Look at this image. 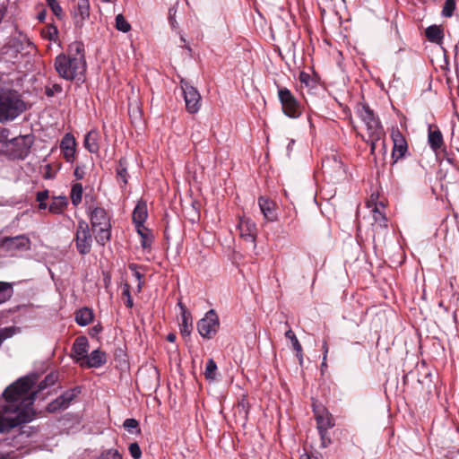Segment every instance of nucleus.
I'll list each match as a JSON object with an SVG mask.
<instances>
[{"mask_svg": "<svg viewBox=\"0 0 459 459\" xmlns=\"http://www.w3.org/2000/svg\"><path fill=\"white\" fill-rule=\"evenodd\" d=\"M178 306L181 310V322L179 324L180 333L183 336L188 337L193 328L192 316L182 303H179Z\"/></svg>", "mask_w": 459, "mask_h": 459, "instance_id": "a211bd4d", "label": "nucleus"}, {"mask_svg": "<svg viewBox=\"0 0 459 459\" xmlns=\"http://www.w3.org/2000/svg\"><path fill=\"white\" fill-rule=\"evenodd\" d=\"M219 328V318L213 309L209 310L198 322L197 330L202 337L211 339Z\"/></svg>", "mask_w": 459, "mask_h": 459, "instance_id": "1a4fd4ad", "label": "nucleus"}, {"mask_svg": "<svg viewBox=\"0 0 459 459\" xmlns=\"http://www.w3.org/2000/svg\"><path fill=\"white\" fill-rule=\"evenodd\" d=\"M53 13L57 17H62L63 10L56 0H46Z\"/></svg>", "mask_w": 459, "mask_h": 459, "instance_id": "c9c22d12", "label": "nucleus"}, {"mask_svg": "<svg viewBox=\"0 0 459 459\" xmlns=\"http://www.w3.org/2000/svg\"><path fill=\"white\" fill-rule=\"evenodd\" d=\"M129 268H130V270H131V271H133V272H134V277H135V278H136V280L139 281V282H138V290H141V287H142V285H141V281H141V278H142V275H141V273L137 271V267H136V265H135V264H130V265H129Z\"/></svg>", "mask_w": 459, "mask_h": 459, "instance_id": "c03bdc74", "label": "nucleus"}, {"mask_svg": "<svg viewBox=\"0 0 459 459\" xmlns=\"http://www.w3.org/2000/svg\"><path fill=\"white\" fill-rule=\"evenodd\" d=\"M13 295V287L10 283L0 281V304L8 300Z\"/></svg>", "mask_w": 459, "mask_h": 459, "instance_id": "c85d7f7f", "label": "nucleus"}, {"mask_svg": "<svg viewBox=\"0 0 459 459\" xmlns=\"http://www.w3.org/2000/svg\"><path fill=\"white\" fill-rule=\"evenodd\" d=\"M331 161H333L334 163V166H335L339 175L343 176L345 174V169H344L342 162L340 160H338L335 156L333 158V160H328V162H331Z\"/></svg>", "mask_w": 459, "mask_h": 459, "instance_id": "58836bf2", "label": "nucleus"}, {"mask_svg": "<svg viewBox=\"0 0 459 459\" xmlns=\"http://www.w3.org/2000/svg\"><path fill=\"white\" fill-rule=\"evenodd\" d=\"M258 204L265 220L269 221H275L277 220V216L274 212L275 204L273 201L261 196L258 199Z\"/></svg>", "mask_w": 459, "mask_h": 459, "instance_id": "6ab92c4d", "label": "nucleus"}, {"mask_svg": "<svg viewBox=\"0 0 459 459\" xmlns=\"http://www.w3.org/2000/svg\"><path fill=\"white\" fill-rule=\"evenodd\" d=\"M425 35L430 42L440 45L444 39V30L439 25H431L426 29Z\"/></svg>", "mask_w": 459, "mask_h": 459, "instance_id": "4be33fe9", "label": "nucleus"}, {"mask_svg": "<svg viewBox=\"0 0 459 459\" xmlns=\"http://www.w3.org/2000/svg\"><path fill=\"white\" fill-rule=\"evenodd\" d=\"M92 320L93 312L88 307H82L75 314V321L81 326L88 325Z\"/></svg>", "mask_w": 459, "mask_h": 459, "instance_id": "393cba45", "label": "nucleus"}, {"mask_svg": "<svg viewBox=\"0 0 459 459\" xmlns=\"http://www.w3.org/2000/svg\"><path fill=\"white\" fill-rule=\"evenodd\" d=\"M67 204L68 203L65 196L60 195L53 197L49 204L48 211L49 212L54 214H60L65 211V209L67 206Z\"/></svg>", "mask_w": 459, "mask_h": 459, "instance_id": "b1692460", "label": "nucleus"}, {"mask_svg": "<svg viewBox=\"0 0 459 459\" xmlns=\"http://www.w3.org/2000/svg\"><path fill=\"white\" fill-rule=\"evenodd\" d=\"M181 89L186 110L191 114L197 113L201 108V95L199 91L185 80H181Z\"/></svg>", "mask_w": 459, "mask_h": 459, "instance_id": "6e6552de", "label": "nucleus"}, {"mask_svg": "<svg viewBox=\"0 0 459 459\" xmlns=\"http://www.w3.org/2000/svg\"><path fill=\"white\" fill-rule=\"evenodd\" d=\"M27 48H30V50H28V52L30 53L31 50H34V46L32 43L30 42H28L27 43Z\"/></svg>", "mask_w": 459, "mask_h": 459, "instance_id": "13d9d810", "label": "nucleus"}, {"mask_svg": "<svg viewBox=\"0 0 459 459\" xmlns=\"http://www.w3.org/2000/svg\"><path fill=\"white\" fill-rule=\"evenodd\" d=\"M217 365L212 359H210L205 367L204 376L207 379L214 380L216 377Z\"/></svg>", "mask_w": 459, "mask_h": 459, "instance_id": "7c9ffc66", "label": "nucleus"}, {"mask_svg": "<svg viewBox=\"0 0 459 459\" xmlns=\"http://www.w3.org/2000/svg\"><path fill=\"white\" fill-rule=\"evenodd\" d=\"M176 13V11H174L173 9H169V20H170V22H171V25L174 26V20H173V16L175 15Z\"/></svg>", "mask_w": 459, "mask_h": 459, "instance_id": "603ef678", "label": "nucleus"}, {"mask_svg": "<svg viewBox=\"0 0 459 459\" xmlns=\"http://www.w3.org/2000/svg\"><path fill=\"white\" fill-rule=\"evenodd\" d=\"M300 459H311L308 455L304 454L300 456Z\"/></svg>", "mask_w": 459, "mask_h": 459, "instance_id": "bf43d9fd", "label": "nucleus"}, {"mask_svg": "<svg viewBox=\"0 0 459 459\" xmlns=\"http://www.w3.org/2000/svg\"><path fill=\"white\" fill-rule=\"evenodd\" d=\"M107 358L105 352L100 350H94L83 361L82 367L100 368L106 363Z\"/></svg>", "mask_w": 459, "mask_h": 459, "instance_id": "aec40b11", "label": "nucleus"}, {"mask_svg": "<svg viewBox=\"0 0 459 459\" xmlns=\"http://www.w3.org/2000/svg\"><path fill=\"white\" fill-rule=\"evenodd\" d=\"M76 248L81 255L90 253L92 245V237L90 228L85 221L78 222L75 233Z\"/></svg>", "mask_w": 459, "mask_h": 459, "instance_id": "423d86ee", "label": "nucleus"}, {"mask_svg": "<svg viewBox=\"0 0 459 459\" xmlns=\"http://www.w3.org/2000/svg\"><path fill=\"white\" fill-rule=\"evenodd\" d=\"M323 351H324L323 359L326 360L327 353H328V348H327L326 342H325L324 345H323Z\"/></svg>", "mask_w": 459, "mask_h": 459, "instance_id": "8fccbe9b", "label": "nucleus"}, {"mask_svg": "<svg viewBox=\"0 0 459 459\" xmlns=\"http://www.w3.org/2000/svg\"><path fill=\"white\" fill-rule=\"evenodd\" d=\"M239 236L245 241L252 244L253 247H255V238L257 236L256 225L250 219L242 217L239 219V222L237 226Z\"/></svg>", "mask_w": 459, "mask_h": 459, "instance_id": "f8f14e48", "label": "nucleus"}, {"mask_svg": "<svg viewBox=\"0 0 459 459\" xmlns=\"http://www.w3.org/2000/svg\"><path fill=\"white\" fill-rule=\"evenodd\" d=\"M23 109L22 101L14 94H0V122L13 120Z\"/></svg>", "mask_w": 459, "mask_h": 459, "instance_id": "39448f33", "label": "nucleus"}, {"mask_svg": "<svg viewBox=\"0 0 459 459\" xmlns=\"http://www.w3.org/2000/svg\"><path fill=\"white\" fill-rule=\"evenodd\" d=\"M455 8V0H446L442 10V14L446 17H451Z\"/></svg>", "mask_w": 459, "mask_h": 459, "instance_id": "72a5a7b5", "label": "nucleus"}, {"mask_svg": "<svg viewBox=\"0 0 459 459\" xmlns=\"http://www.w3.org/2000/svg\"><path fill=\"white\" fill-rule=\"evenodd\" d=\"M99 140V133L94 130H91L84 137V147L91 153H98L100 150Z\"/></svg>", "mask_w": 459, "mask_h": 459, "instance_id": "412c9836", "label": "nucleus"}, {"mask_svg": "<svg viewBox=\"0 0 459 459\" xmlns=\"http://www.w3.org/2000/svg\"><path fill=\"white\" fill-rule=\"evenodd\" d=\"M71 201L74 205L77 206L82 198V186L80 183H75L73 185L71 189Z\"/></svg>", "mask_w": 459, "mask_h": 459, "instance_id": "cd10ccee", "label": "nucleus"}, {"mask_svg": "<svg viewBox=\"0 0 459 459\" xmlns=\"http://www.w3.org/2000/svg\"><path fill=\"white\" fill-rule=\"evenodd\" d=\"M29 137L25 135H20L11 140V143L22 146L21 154L28 152L30 149V143H28Z\"/></svg>", "mask_w": 459, "mask_h": 459, "instance_id": "c756f323", "label": "nucleus"}, {"mask_svg": "<svg viewBox=\"0 0 459 459\" xmlns=\"http://www.w3.org/2000/svg\"><path fill=\"white\" fill-rule=\"evenodd\" d=\"M90 17L89 0H78L77 5L74 11V24L76 27H82L84 22Z\"/></svg>", "mask_w": 459, "mask_h": 459, "instance_id": "f3484780", "label": "nucleus"}, {"mask_svg": "<svg viewBox=\"0 0 459 459\" xmlns=\"http://www.w3.org/2000/svg\"><path fill=\"white\" fill-rule=\"evenodd\" d=\"M3 444L0 443V459H7V454L2 449Z\"/></svg>", "mask_w": 459, "mask_h": 459, "instance_id": "3c124183", "label": "nucleus"}, {"mask_svg": "<svg viewBox=\"0 0 459 459\" xmlns=\"http://www.w3.org/2000/svg\"><path fill=\"white\" fill-rule=\"evenodd\" d=\"M122 294L126 298L130 295V287L127 283H125L122 287Z\"/></svg>", "mask_w": 459, "mask_h": 459, "instance_id": "09e8293b", "label": "nucleus"}, {"mask_svg": "<svg viewBox=\"0 0 459 459\" xmlns=\"http://www.w3.org/2000/svg\"><path fill=\"white\" fill-rule=\"evenodd\" d=\"M144 229L138 228V232L142 236V247L143 248H149L152 242V238L143 233Z\"/></svg>", "mask_w": 459, "mask_h": 459, "instance_id": "e433bc0d", "label": "nucleus"}, {"mask_svg": "<svg viewBox=\"0 0 459 459\" xmlns=\"http://www.w3.org/2000/svg\"><path fill=\"white\" fill-rule=\"evenodd\" d=\"M129 452L134 459H140L142 456V451L137 443H132L129 446Z\"/></svg>", "mask_w": 459, "mask_h": 459, "instance_id": "4c0bfd02", "label": "nucleus"}, {"mask_svg": "<svg viewBox=\"0 0 459 459\" xmlns=\"http://www.w3.org/2000/svg\"><path fill=\"white\" fill-rule=\"evenodd\" d=\"M84 174H85L84 167L77 166V167L75 168V169H74V177H75L77 179H82V178H83Z\"/></svg>", "mask_w": 459, "mask_h": 459, "instance_id": "a18cd8bd", "label": "nucleus"}, {"mask_svg": "<svg viewBox=\"0 0 459 459\" xmlns=\"http://www.w3.org/2000/svg\"><path fill=\"white\" fill-rule=\"evenodd\" d=\"M17 332L18 329L13 326L0 329V345L5 339L13 336Z\"/></svg>", "mask_w": 459, "mask_h": 459, "instance_id": "473e14b6", "label": "nucleus"}, {"mask_svg": "<svg viewBox=\"0 0 459 459\" xmlns=\"http://www.w3.org/2000/svg\"><path fill=\"white\" fill-rule=\"evenodd\" d=\"M129 112H130V115L134 116L135 118H138L141 117L140 110H139L137 105H135L133 108L130 106Z\"/></svg>", "mask_w": 459, "mask_h": 459, "instance_id": "de8ad7c7", "label": "nucleus"}, {"mask_svg": "<svg viewBox=\"0 0 459 459\" xmlns=\"http://www.w3.org/2000/svg\"><path fill=\"white\" fill-rule=\"evenodd\" d=\"M314 412L317 421V429L323 440V446H325V436L326 431L334 425L333 417L324 407H314Z\"/></svg>", "mask_w": 459, "mask_h": 459, "instance_id": "9b49d317", "label": "nucleus"}, {"mask_svg": "<svg viewBox=\"0 0 459 459\" xmlns=\"http://www.w3.org/2000/svg\"><path fill=\"white\" fill-rule=\"evenodd\" d=\"M126 306L128 307H133V299L131 298V295H128V297L126 298Z\"/></svg>", "mask_w": 459, "mask_h": 459, "instance_id": "864d4df0", "label": "nucleus"}, {"mask_svg": "<svg viewBox=\"0 0 459 459\" xmlns=\"http://www.w3.org/2000/svg\"><path fill=\"white\" fill-rule=\"evenodd\" d=\"M116 28L122 32H128L131 26L122 14H117L116 17Z\"/></svg>", "mask_w": 459, "mask_h": 459, "instance_id": "2f4dec72", "label": "nucleus"}, {"mask_svg": "<svg viewBox=\"0 0 459 459\" xmlns=\"http://www.w3.org/2000/svg\"><path fill=\"white\" fill-rule=\"evenodd\" d=\"M55 68L60 77L72 81L82 76L86 70L82 45L74 42L67 55H59L55 60Z\"/></svg>", "mask_w": 459, "mask_h": 459, "instance_id": "f03ea898", "label": "nucleus"}, {"mask_svg": "<svg viewBox=\"0 0 459 459\" xmlns=\"http://www.w3.org/2000/svg\"><path fill=\"white\" fill-rule=\"evenodd\" d=\"M285 337L291 342L292 347L297 352V358L299 359V362L300 365H302L303 364L302 347H301V344L299 343L298 338L296 337L295 333H293L292 330L289 329L285 333Z\"/></svg>", "mask_w": 459, "mask_h": 459, "instance_id": "a878e982", "label": "nucleus"}, {"mask_svg": "<svg viewBox=\"0 0 459 459\" xmlns=\"http://www.w3.org/2000/svg\"><path fill=\"white\" fill-rule=\"evenodd\" d=\"M88 351V339L84 336L77 337L73 344L71 356L81 367L87 358Z\"/></svg>", "mask_w": 459, "mask_h": 459, "instance_id": "ddd939ff", "label": "nucleus"}, {"mask_svg": "<svg viewBox=\"0 0 459 459\" xmlns=\"http://www.w3.org/2000/svg\"><path fill=\"white\" fill-rule=\"evenodd\" d=\"M357 114L366 126L368 137L366 141L370 144L371 153H374L377 143L381 141L384 136L383 127L379 119L367 105H358Z\"/></svg>", "mask_w": 459, "mask_h": 459, "instance_id": "7ed1b4c3", "label": "nucleus"}, {"mask_svg": "<svg viewBox=\"0 0 459 459\" xmlns=\"http://www.w3.org/2000/svg\"><path fill=\"white\" fill-rule=\"evenodd\" d=\"M64 158L67 162H74L76 152V142L73 134H65L60 143Z\"/></svg>", "mask_w": 459, "mask_h": 459, "instance_id": "dca6fc26", "label": "nucleus"}, {"mask_svg": "<svg viewBox=\"0 0 459 459\" xmlns=\"http://www.w3.org/2000/svg\"><path fill=\"white\" fill-rule=\"evenodd\" d=\"M79 391H77V389L66 391L48 405V411L50 412H55L67 408L69 403L76 397Z\"/></svg>", "mask_w": 459, "mask_h": 459, "instance_id": "2eb2a0df", "label": "nucleus"}, {"mask_svg": "<svg viewBox=\"0 0 459 459\" xmlns=\"http://www.w3.org/2000/svg\"><path fill=\"white\" fill-rule=\"evenodd\" d=\"M294 143V140H291L288 145V149L290 148V146H292V144Z\"/></svg>", "mask_w": 459, "mask_h": 459, "instance_id": "e2e57ef3", "label": "nucleus"}, {"mask_svg": "<svg viewBox=\"0 0 459 459\" xmlns=\"http://www.w3.org/2000/svg\"><path fill=\"white\" fill-rule=\"evenodd\" d=\"M10 132L6 128H0V144L6 143L8 142Z\"/></svg>", "mask_w": 459, "mask_h": 459, "instance_id": "37998d69", "label": "nucleus"}, {"mask_svg": "<svg viewBox=\"0 0 459 459\" xmlns=\"http://www.w3.org/2000/svg\"><path fill=\"white\" fill-rule=\"evenodd\" d=\"M124 428L127 430H131L138 428V421L134 419H126L124 421Z\"/></svg>", "mask_w": 459, "mask_h": 459, "instance_id": "a19ab883", "label": "nucleus"}, {"mask_svg": "<svg viewBox=\"0 0 459 459\" xmlns=\"http://www.w3.org/2000/svg\"><path fill=\"white\" fill-rule=\"evenodd\" d=\"M98 459H122L121 454L116 449H108L103 452Z\"/></svg>", "mask_w": 459, "mask_h": 459, "instance_id": "f704fd0d", "label": "nucleus"}, {"mask_svg": "<svg viewBox=\"0 0 459 459\" xmlns=\"http://www.w3.org/2000/svg\"><path fill=\"white\" fill-rule=\"evenodd\" d=\"M306 76H307V75H306L305 74H300V80H301L302 82H305V81H306Z\"/></svg>", "mask_w": 459, "mask_h": 459, "instance_id": "052dcab7", "label": "nucleus"}, {"mask_svg": "<svg viewBox=\"0 0 459 459\" xmlns=\"http://www.w3.org/2000/svg\"><path fill=\"white\" fill-rule=\"evenodd\" d=\"M117 175L125 184L127 182L126 169L123 167V160H120L119 168L117 169Z\"/></svg>", "mask_w": 459, "mask_h": 459, "instance_id": "79ce46f5", "label": "nucleus"}, {"mask_svg": "<svg viewBox=\"0 0 459 459\" xmlns=\"http://www.w3.org/2000/svg\"><path fill=\"white\" fill-rule=\"evenodd\" d=\"M147 218V205L144 202H139L134 212H133V221L137 225L138 228L143 226V223L145 221Z\"/></svg>", "mask_w": 459, "mask_h": 459, "instance_id": "5701e85b", "label": "nucleus"}, {"mask_svg": "<svg viewBox=\"0 0 459 459\" xmlns=\"http://www.w3.org/2000/svg\"><path fill=\"white\" fill-rule=\"evenodd\" d=\"M429 143L434 151H437L443 144V136L438 130L429 131Z\"/></svg>", "mask_w": 459, "mask_h": 459, "instance_id": "bb28decb", "label": "nucleus"}, {"mask_svg": "<svg viewBox=\"0 0 459 459\" xmlns=\"http://www.w3.org/2000/svg\"><path fill=\"white\" fill-rule=\"evenodd\" d=\"M92 231L97 243L104 246L111 235V224L107 212L100 207L92 210L90 215Z\"/></svg>", "mask_w": 459, "mask_h": 459, "instance_id": "20e7f679", "label": "nucleus"}, {"mask_svg": "<svg viewBox=\"0 0 459 459\" xmlns=\"http://www.w3.org/2000/svg\"><path fill=\"white\" fill-rule=\"evenodd\" d=\"M45 18H46V13L45 12H42V13H39V15H38L39 21L43 22L45 20Z\"/></svg>", "mask_w": 459, "mask_h": 459, "instance_id": "6e6d98bb", "label": "nucleus"}, {"mask_svg": "<svg viewBox=\"0 0 459 459\" xmlns=\"http://www.w3.org/2000/svg\"><path fill=\"white\" fill-rule=\"evenodd\" d=\"M39 208L40 210H44V209H46V208H47V204H46L45 202H39Z\"/></svg>", "mask_w": 459, "mask_h": 459, "instance_id": "4d7b16f0", "label": "nucleus"}, {"mask_svg": "<svg viewBox=\"0 0 459 459\" xmlns=\"http://www.w3.org/2000/svg\"><path fill=\"white\" fill-rule=\"evenodd\" d=\"M321 368H326V360H324V359H323V362H322V364H321Z\"/></svg>", "mask_w": 459, "mask_h": 459, "instance_id": "680f3d73", "label": "nucleus"}, {"mask_svg": "<svg viewBox=\"0 0 459 459\" xmlns=\"http://www.w3.org/2000/svg\"><path fill=\"white\" fill-rule=\"evenodd\" d=\"M48 198V192L42 191L37 194V201L38 202H45Z\"/></svg>", "mask_w": 459, "mask_h": 459, "instance_id": "49530a36", "label": "nucleus"}, {"mask_svg": "<svg viewBox=\"0 0 459 459\" xmlns=\"http://www.w3.org/2000/svg\"><path fill=\"white\" fill-rule=\"evenodd\" d=\"M376 198L371 195V200L368 202V208L373 219V230H382L387 228V219L384 212L385 206L382 203H374Z\"/></svg>", "mask_w": 459, "mask_h": 459, "instance_id": "9d476101", "label": "nucleus"}, {"mask_svg": "<svg viewBox=\"0 0 459 459\" xmlns=\"http://www.w3.org/2000/svg\"><path fill=\"white\" fill-rule=\"evenodd\" d=\"M278 96L281 103L282 110L286 116L295 118L300 115V106L293 94L288 89H279Z\"/></svg>", "mask_w": 459, "mask_h": 459, "instance_id": "0eeeda50", "label": "nucleus"}, {"mask_svg": "<svg viewBox=\"0 0 459 459\" xmlns=\"http://www.w3.org/2000/svg\"><path fill=\"white\" fill-rule=\"evenodd\" d=\"M54 381V377L49 375L40 382L39 389L35 390L37 377L31 375L21 377L9 385L0 399V433L8 432L22 423L31 421L35 415L32 405L37 393L52 385Z\"/></svg>", "mask_w": 459, "mask_h": 459, "instance_id": "f257e3e1", "label": "nucleus"}, {"mask_svg": "<svg viewBox=\"0 0 459 459\" xmlns=\"http://www.w3.org/2000/svg\"><path fill=\"white\" fill-rule=\"evenodd\" d=\"M167 340L170 342H174L176 340V335L174 333H169L167 336Z\"/></svg>", "mask_w": 459, "mask_h": 459, "instance_id": "5fc2aeb1", "label": "nucleus"}, {"mask_svg": "<svg viewBox=\"0 0 459 459\" xmlns=\"http://www.w3.org/2000/svg\"><path fill=\"white\" fill-rule=\"evenodd\" d=\"M391 137L394 143L392 156L395 160H398L399 159L404 157L408 150V144L404 136L398 129L394 128L392 130Z\"/></svg>", "mask_w": 459, "mask_h": 459, "instance_id": "4468645a", "label": "nucleus"}, {"mask_svg": "<svg viewBox=\"0 0 459 459\" xmlns=\"http://www.w3.org/2000/svg\"><path fill=\"white\" fill-rule=\"evenodd\" d=\"M43 33L46 38H48L50 40H54L57 36V29L55 26H50Z\"/></svg>", "mask_w": 459, "mask_h": 459, "instance_id": "ea45409f", "label": "nucleus"}]
</instances>
